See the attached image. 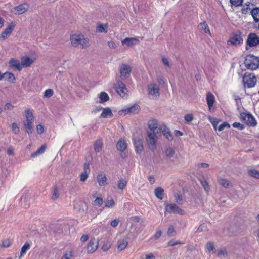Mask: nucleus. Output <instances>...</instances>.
Listing matches in <instances>:
<instances>
[{"instance_id": "nucleus-64", "label": "nucleus", "mask_w": 259, "mask_h": 259, "mask_svg": "<svg viewBox=\"0 0 259 259\" xmlns=\"http://www.w3.org/2000/svg\"><path fill=\"white\" fill-rule=\"evenodd\" d=\"M145 259H156V258L153 253H150L145 255Z\"/></svg>"}, {"instance_id": "nucleus-9", "label": "nucleus", "mask_w": 259, "mask_h": 259, "mask_svg": "<svg viewBox=\"0 0 259 259\" xmlns=\"http://www.w3.org/2000/svg\"><path fill=\"white\" fill-rule=\"evenodd\" d=\"M116 90L118 94L121 97H124L127 95L128 90L125 85L121 81L117 82L116 84Z\"/></svg>"}, {"instance_id": "nucleus-34", "label": "nucleus", "mask_w": 259, "mask_h": 259, "mask_svg": "<svg viewBox=\"0 0 259 259\" xmlns=\"http://www.w3.org/2000/svg\"><path fill=\"white\" fill-rule=\"evenodd\" d=\"M46 148V146L45 145H41L39 148L31 154V156L34 157L42 154L45 151Z\"/></svg>"}, {"instance_id": "nucleus-37", "label": "nucleus", "mask_w": 259, "mask_h": 259, "mask_svg": "<svg viewBox=\"0 0 259 259\" xmlns=\"http://www.w3.org/2000/svg\"><path fill=\"white\" fill-rule=\"evenodd\" d=\"M128 244V241L126 239H123L122 240L118 246V249L120 251H122L124 250L127 246Z\"/></svg>"}, {"instance_id": "nucleus-27", "label": "nucleus", "mask_w": 259, "mask_h": 259, "mask_svg": "<svg viewBox=\"0 0 259 259\" xmlns=\"http://www.w3.org/2000/svg\"><path fill=\"white\" fill-rule=\"evenodd\" d=\"M97 179L100 186L104 185L107 180L105 175L103 173L98 174L97 177Z\"/></svg>"}, {"instance_id": "nucleus-35", "label": "nucleus", "mask_w": 259, "mask_h": 259, "mask_svg": "<svg viewBox=\"0 0 259 259\" xmlns=\"http://www.w3.org/2000/svg\"><path fill=\"white\" fill-rule=\"evenodd\" d=\"M103 143L101 140H97L94 143V150L96 152H99L101 151Z\"/></svg>"}, {"instance_id": "nucleus-56", "label": "nucleus", "mask_w": 259, "mask_h": 259, "mask_svg": "<svg viewBox=\"0 0 259 259\" xmlns=\"http://www.w3.org/2000/svg\"><path fill=\"white\" fill-rule=\"evenodd\" d=\"M232 125L233 127L239 128L240 130H243L245 128L244 125L239 122H234Z\"/></svg>"}, {"instance_id": "nucleus-46", "label": "nucleus", "mask_w": 259, "mask_h": 259, "mask_svg": "<svg viewBox=\"0 0 259 259\" xmlns=\"http://www.w3.org/2000/svg\"><path fill=\"white\" fill-rule=\"evenodd\" d=\"M167 234L169 236H174L176 234L175 230L172 225L168 227Z\"/></svg>"}, {"instance_id": "nucleus-18", "label": "nucleus", "mask_w": 259, "mask_h": 259, "mask_svg": "<svg viewBox=\"0 0 259 259\" xmlns=\"http://www.w3.org/2000/svg\"><path fill=\"white\" fill-rule=\"evenodd\" d=\"M83 167L84 171L80 175V181L82 182H84L87 179L90 172L89 164L88 163H85Z\"/></svg>"}, {"instance_id": "nucleus-23", "label": "nucleus", "mask_w": 259, "mask_h": 259, "mask_svg": "<svg viewBox=\"0 0 259 259\" xmlns=\"http://www.w3.org/2000/svg\"><path fill=\"white\" fill-rule=\"evenodd\" d=\"M139 42V40L138 39L136 38H126L123 40H122V44H125L128 46L134 45L135 44H138Z\"/></svg>"}, {"instance_id": "nucleus-22", "label": "nucleus", "mask_w": 259, "mask_h": 259, "mask_svg": "<svg viewBox=\"0 0 259 259\" xmlns=\"http://www.w3.org/2000/svg\"><path fill=\"white\" fill-rule=\"evenodd\" d=\"M140 106L138 104H135L134 105L132 106L131 107L124 109V111L126 114H136L138 113V112L140 111Z\"/></svg>"}, {"instance_id": "nucleus-58", "label": "nucleus", "mask_w": 259, "mask_h": 259, "mask_svg": "<svg viewBox=\"0 0 259 259\" xmlns=\"http://www.w3.org/2000/svg\"><path fill=\"white\" fill-rule=\"evenodd\" d=\"M182 243L179 241H175L171 240L168 242V246H174L176 245L181 244Z\"/></svg>"}, {"instance_id": "nucleus-28", "label": "nucleus", "mask_w": 259, "mask_h": 259, "mask_svg": "<svg viewBox=\"0 0 259 259\" xmlns=\"http://www.w3.org/2000/svg\"><path fill=\"white\" fill-rule=\"evenodd\" d=\"M155 196L159 199L162 200L164 196V190L161 187H157L154 190Z\"/></svg>"}, {"instance_id": "nucleus-57", "label": "nucleus", "mask_w": 259, "mask_h": 259, "mask_svg": "<svg viewBox=\"0 0 259 259\" xmlns=\"http://www.w3.org/2000/svg\"><path fill=\"white\" fill-rule=\"evenodd\" d=\"M249 5H246L245 6H244L241 9V12L242 14H245L247 13L250 10V8L249 7Z\"/></svg>"}, {"instance_id": "nucleus-43", "label": "nucleus", "mask_w": 259, "mask_h": 259, "mask_svg": "<svg viewBox=\"0 0 259 259\" xmlns=\"http://www.w3.org/2000/svg\"><path fill=\"white\" fill-rule=\"evenodd\" d=\"M175 150L171 148H167L165 151V154L167 157L171 158L173 157Z\"/></svg>"}, {"instance_id": "nucleus-8", "label": "nucleus", "mask_w": 259, "mask_h": 259, "mask_svg": "<svg viewBox=\"0 0 259 259\" xmlns=\"http://www.w3.org/2000/svg\"><path fill=\"white\" fill-rule=\"evenodd\" d=\"M148 94L151 96L153 99H156L159 96V87L156 83L151 82L148 86Z\"/></svg>"}, {"instance_id": "nucleus-49", "label": "nucleus", "mask_w": 259, "mask_h": 259, "mask_svg": "<svg viewBox=\"0 0 259 259\" xmlns=\"http://www.w3.org/2000/svg\"><path fill=\"white\" fill-rule=\"evenodd\" d=\"M243 0H230V2L232 6L238 7L241 6Z\"/></svg>"}, {"instance_id": "nucleus-2", "label": "nucleus", "mask_w": 259, "mask_h": 259, "mask_svg": "<svg viewBox=\"0 0 259 259\" xmlns=\"http://www.w3.org/2000/svg\"><path fill=\"white\" fill-rule=\"evenodd\" d=\"M244 64L247 68L256 70L259 67V58L254 55H248L245 59Z\"/></svg>"}, {"instance_id": "nucleus-5", "label": "nucleus", "mask_w": 259, "mask_h": 259, "mask_svg": "<svg viewBox=\"0 0 259 259\" xmlns=\"http://www.w3.org/2000/svg\"><path fill=\"white\" fill-rule=\"evenodd\" d=\"M164 206L165 212L180 215H183L184 214V211L175 203L168 204L166 202H165Z\"/></svg>"}, {"instance_id": "nucleus-51", "label": "nucleus", "mask_w": 259, "mask_h": 259, "mask_svg": "<svg viewBox=\"0 0 259 259\" xmlns=\"http://www.w3.org/2000/svg\"><path fill=\"white\" fill-rule=\"evenodd\" d=\"M176 202L179 205L183 204V200L181 195L177 194L175 195Z\"/></svg>"}, {"instance_id": "nucleus-25", "label": "nucleus", "mask_w": 259, "mask_h": 259, "mask_svg": "<svg viewBox=\"0 0 259 259\" xmlns=\"http://www.w3.org/2000/svg\"><path fill=\"white\" fill-rule=\"evenodd\" d=\"M116 148L118 150L123 152L127 148V144L123 139H120L117 143Z\"/></svg>"}, {"instance_id": "nucleus-45", "label": "nucleus", "mask_w": 259, "mask_h": 259, "mask_svg": "<svg viewBox=\"0 0 259 259\" xmlns=\"http://www.w3.org/2000/svg\"><path fill=\"white\" fill-rule=\"evenodd\" d=\"M194 119V116L192 114H187L184 116V120L186 123H189Z\"/></svg>"}, {"instance_id": "nucleus-6", "label": "nucleus", "mask_w": 259, "mask_h": 259, "mask_svg": "<svg viewBox=\"0 0 259 259\" xmlns=\"http://www.w3.org/2000/svg\"><path fill=\"white\" fill-rule=\"evenodd\" d=\"M132 67L126 64H122L119 67V72L121 80L128 78L131 75Z\"/></svg>"}, {"instance_id": "nucleus-14", "label": "nucleus", "mask_w": 259, "mask_h": 259, "mask_svg": "<svg viewBox=\"0 0 259 259\" xmlns=\"http://www.w3.org/2000/svg\"><path fill=\"white\" fill-rule=\"evenodd\" d=\"M28 9V5L27 4H24L14 7L13 12L16 14L21 15L26 12Z\"/></svg>"}, {"instance_id": "nucleus-39", "label": "nucleus", "mask_w": 259, "mask_h": 259, "mask_svg": "<svg viewBox=\"0 0 259 259\" xmlns=\"http://www.w3.org/2000/svg\"><path fill=\"white\" fill-rule=\"evenodd\" d=\"M111 243L109 240H106L104 242L103 246L101 247L102 250L104 252H107L111 248Z\"/></svg>"}, {"instance_id": "nucleus-13", "label": "nucleus", "mask_w": 259, "mask_h": 259, "mask_svg": "<svg viewBox=\"0 0 259 259\" xmlns=\"http://www.w3.org/2000/svg\"><path fill=\"white\" fill-rule=\"evenodd\" d=\"M243 42V39L240 34L233 35L229 39L228 43L234 45H239Z\"/></svg>"}, {"instance_id": "nucleus-10", "label": "nucleus", "mask_w": 259, "mask_h": 259, "mask_svg": "<svg viewBox=\"0 0 259 259\" xmlns=\"http://www.w3.org/2000/svg\"><path fill=\"white\" fill-rule=\"evenodd\" d=\"M247 45L249 47H254L259 45V37L255 33H250L247 37Z\"/></svg>"}, {"instance_id": "nucleus-53", "label": "nucleus", "mask_w": 259, "mask_h": 259, "mask_svg": "<svg viewBox=\"0 0 259 259\" xmlns=\"http://www.w3.org/2000/svg\"><path fill=\"white\" fill-rule=\"evenodd\" d=\"M59 197V195L58 193V189L56 187L53 190V194L52 196V199L53 200H56Z\"/></svg>"}, {"instance_id": "nucleus-48", "label": "nucleus", "mask_w": 259, "mask_h": 259, "mask_svg": "<svg viewBox=\"0 0 259 259\" xmlns=\"http://www.w3.org/2000/svg\"><path fill=\"white\" fill-rule=\"evenodd\" d=\"M73 256L72 251H67L64 254L61 259H72Z\"/></svg>"}, {"instance_id": "nucleus-61", "label": "nucleus", "mask_w": 259, "mask_h": 259, "mask_svg": "<svg viewBox=\"0 0 259 259\" xmlns=\"http://www.w3.org/2000/svg\"><path fill=\"white\" fill-rule=\"evenodd\" d=\"M119 222V219H115L110 222V225L113 227H116L118 225Z\"/></svg>"}, {"instance_id": "nucleus-40", "label": "nucleus", "mask_w": 259, "mask_h": 259, "mask_svg": "<svg viewBox=\"0 0 259 259\" xmlns=\"http://www.w3.org/2000/svg\"><path fill=\"white\" fill-rule=\"evenodd\" d=\"M248 174L252 177L259 179V171L255 169H250L248 170Z\"/></svg>"}, {"instance_id": "nucleus-44", "label": "nucleus", "mask_w": 259, "mask_h": 259, "mask_svg": "<svg viewBox=\"0 0 259 259\" xmlns=\"http://www.w3.org/2000/svg\"><path fill=\"white\" fill-rule=\"evenodd\" d=\"M54 94V91L52 89H48L46 90L44 92V97L46 98H49L53 96Z\"/></svg>"}, {"instance_id": "nucleus-30", "label": "nucleus", "mask_w": 259, "mask_h": 259, "mask_svg": "<svg viewBox=\"0 0 259 259\" xmlns=\"http://www.w3.org/2000/svg\"><path fill=\"white\" fill-rule=\"evenodd\" d=\"M127 184V181L124 179H120L117 183V188L119 190H122L125 188Z\"/></svg>"}, {"instance_id": "nucleus-24", "label": "nucleus", "mask_w": 259, "mask_h": 259, "mask_svg": "<svg viewBox=\"0 0 259 259\" xmlns=\"http://www.w3.org/2000/svg\"><path fill=\"white\" fill-rule=\"evenodd\" d=\"M206 101L208 108L210 109L215 101L214 96L212 93L209 92L207 94Z\"/></svg>"}, {"instance_id": "nucleus-26", "label": "nucleus", "mask_w": 259, "mask_h": 259, "mask_svg": "<svg viewBox=\"0 0 259 259\" xmlns=\"http://www.w3.org/2000/svg\"><path fill=\"white\" fill-rule=\"evenodd\" d=\"M113 115L111 109L109 107H107L103 109V112L101 114V117L103 118H108L112 117Z\"/></svg>"}, {"instance_id": "nucleus-47", "label": "nucleus", "mask_w": 259, "mask_h": 259, "mask_svg": "<svg viewBox=\"0 0 259 259\" xmlns=\"http://www.w3.org/2000/svg\"><path fill=\"white\" fill-rule=\"evenodd\" d=\"M230 125L227 122H224L220 124L218 127V130L220 131H223L225 128H230Z\"/></svg>"}, {"instance_id": "nucleus-17", "label": "nucleus", "mask_w": 259, "mask_h": 259, "mask_svg": "<svg viewBox=\"0 0 259 259\" xmlns=\"http://www.w3.org/2000/svg\"><path fill=\"white\" fill-rule=\"evenodd\" d=\"M148 130L147 131H151L152 132H158L160 133V127H158L157 121L155 119H151L148 121Z\"/></svg>"}, {"instance_id": "nucleus-11", "label": "nucleus", "mask_w": 259, "mask_h": 259, "mask_svg": "<svg viewBox=\"0 0 259 259\" xmlns=\"http://www.w3.org/2000/svg\"><path fill=\"white\" fill-rule=\"evenodd\" d=\"M99 246V240L95 238H92L88 243L87 246L88 253H93L98 248Z\"/></svg>"}, {"instance_id": "nucleus-21", "label": "nucleus", "mask_w": 259, "mask_h": 259, "mask_svg": "<svg viewBox=\"0 0 259 259\" xmlns=\"http://www.w3.org/2000/svg\"><path fill=\"white\" fill-rule=\"evenodd\" d=\"M160 133L162 132L163 135L168 140H172L173 139L172 136L171 134L169 129L165 125H162L160 127Z\"/></svg>"}, {"instance_id": "nucleus-19", "label": "nucleus", "mask_w": 259, "mask_h": 259, "mask_svg": "<svg viewBox=\"0 0 259 259\" xmlns=\"http://www.w3.org/2000/svg\"><path fill=\"white\" fill-rule=\"evenodd\" d=\"M133 141L134 142V145L137 153H138L139 154L141 153L143 149L142 140L140 138L137 140L135 138H133Z\"/></svg>"}, {"instance_id": "nucleus-16", "label": "nucleus", "mask_w": 259, "mask_h": 259, "mask_svg": "<svg viewBox=\"0 0 259 259\" xmlns=\"http://www.w3.org/2000/svg\"><path fill=\"white\" fill-rule=\"evenodd\" d=\"M10 66L14 70L21 71L22 70V65L19 61L15 59L11 58L9 62Z\"/></svg>"}, {"instance_id": "nucleus-31", "label": "nucleus", "mask_w": 259, "mask_h": 259, "mask_svg": "<svg viewBox=\"0 0 259 259\" xmlns=\"http://www.w3.org/2000/svg\"><path fill=\"white\" fill-rule=\"evenodd\" d=\"M250 13L252 16L254 20L257 22H259V8H255L253 9Z\"/></svg>"}, {"instance_id": "nucleus-7", "label": "nucleus", "mask_w": 259, "mask_h": 259, "mask_svg": "<svg viewBox=\"0 0 259 259\" xmlns=\"http://www.w3.org/2000/svg\"><path fill=\"white\" fill-rule=\"evenodd\" d=\"M148 139L147 142L149 144V147L151 150L155 148V144L157 140L158 135L160 133L158 132H152L151 131H147Z\"/></svg>"}, {"instance_id": "nucleus-52", "label": "nucleus", "mask_w": 259, "mask_h": 259, "mask_svg": "<svg viewBox=\"0 0 259 259\" xmlns=\"http://www.w3.org/2000/svg\"><path fill=\"white\" fill-rule=\"evenodd\" d=\"M206 230H207V225L205 223H203L199 226L197 231V232H202V231H205Z\"/></svg>"}, {"instance_id": "nucleus-42", "label": "nucleus", "mask_w": 259, "mask_h": 259, "mask_svg": "<svg viewBox=\"0 0 259 259\" xmlns=\"http://www.w3.org/2000/svg\"><path fill=\"white\" fill-rule=\"evenodd\" d=\"M115 206V202L113 199H111L105 202V206L107 208H112Z\"/></svg>"}, {"instance_id": "nucleus-63", "label": "nucleus", "mask_w": 259, "mask_h": 259, "mask_svg": "<svg viewBox=\"0 0 259 259\" xmlns=\"http://www.w3.org/2000/svg\"><path fill=\"white\" fill-rule=\"evenodd\" d=\"M37 133L39 134H42L44 131V126L41 124H38L36 127Z\"/></svg>"}, {"instance_id": "nucleus-4", "label": "nucleus", "mask_w": 259, "mask_h": 259, "mask_svg": "<svg viewBox=\"0 0 259 259\" xmlns=\"http://www.w3.org/2000/svg\"><path fill=\"white\" fill-rule=\"evenodd\" d=\"M243 82L245 87L252 88L256 84V77L253 73H245L243 77Z\"/></svg>"}, {"instance_id": "nucleus-32", "label": "nucleus", "mask_w": 259, "mask_h": 259, "mask_svg": "<svg viewBox=\"0 0 259 259\" xmlns=\"http://www.w3.org/2000/svg\"><path fill=\"white\" fill-rule=\"evenodd\" d=\"M99 97L100 99L99 103H103L109 100V97L108 95L104 92H102L99 95Z\"/></svg>"}, {"instance_id": "nucleus-1", "label": "nucleus", "mask_w": 259, "mask_h": 259, "mask_svg": "<svg viewBox=\"0 0 259 259\" xmlns=\"http://www.w3.org/2000/svg\"><path fill=\"white\" fill-rule=\"evenodd\" d=\"M70 41L75 47L85 48L89 46V40L81 34H73L70 37Z\"/></svg>"}, {"instance_id": "nucleus-12", "label": "nucleus", "mask_w": 259, "mask_h": 259, "mask_svg": "<svg viewBox=\"0 0 259 259\" xmlns=\"http://www.w3.org/2000/svg\"><path fill=\"white\" fill-rule=\"evenodd\" d=\"M241 117L247 125L249 126H254L257 124L256 121L251 114H242Z\"/></svg>"}, {"instance_id": "nucleus-36", "label": "nucleus", "mask_w": 259, "mask_h": 259, "mask_svg": "<svg viewBox=\"0 0 259 259\" xmlns=\"http://www.w3.org/2000/svg\"><path fill=\"white\" fill-rule=\"evenodd\" d=\"M199 27L200 29L204 31L205 33H210L209 27L206 22H203L201 23L199 25Z\"/></svg>"}, {"instance_id": "nucleus-20", "label": "nucleus", "mask_w": 259, "mask_h": 259, "mask_svg": "<svg viewBox=\"0 0 259 259\" xmlns=\"http://www.w3.org/2000/svg\"><path fill=\"white\" fill-rule=\"evenodd\" d=\"M34 62V60L28 57H23L21 59V65H22V68L23 67H29Z\"/></svg>"}, {"instance_id": "nucleus-50", "label": "nucleus", "mask_w": 259, "mask_h": 259, "mask_svg": "<svg viewBox=\"0 0 259 259\" xmlns=\"http://www.w3.org/2000/svg\"><path fill=\"white\" fill-rule=\"evenodd\" d=\"M200 182L204 190L207 192L208 191L209 189V186L207 181L205 180H201Z\"/></svg>"}, {"instance_id": "nucleus-60", "label": "nucleus", "mask_w": 259, "mask_h": 259, "mask_svg": "<svg viewBox=\"0 0 259 259\" xmlns=\"http://www.w3.org/2000/svg\"><path fill=\"white\" fill-rule=\"evenodd\" d=\"M12 128L15 134H17L19 132V128L16 123H13L12 125Z\"/></svg>"}, {"instance_id": "nucleus-41", "label": "nucleus", "mask_w": 259, "mask_h": 259, "mask_svg": "<svg viewBox=\"0 0 259 259\" xmlns=\"http://www.w3.org/2000/svg\"><path fill=\"white\" fill-rule=\"evenodd\" d=\"M219 183L225 188L229 187L230 184L228 180L225 179L220 178L219 180Z\"/></svg>"}, {"instance_id": "nucleus-15", "label": "nucleus", "mask_w": 259, "mask_h": 259, "mask_svg": "<svg viewBox=\"0 0 259 259\" xmlns=\"http://www.w3.org/2000/svg\"><path fill=\"white\" fill-rule=\"evenodd\" d=\"M15 25L14 23H11L1 33V37L3 39H7L11 34Z\"/></svg>"}, {"instance_id": "nucleus-55", "label": "nucleus", "mask_w": 259, "mask_h": 259, "mask_svg": "<svg viewBox=\"0 0 259 259\" xmlns=\"http://www.w3.org/2000/svg\"><path fill=\"white\" fill-rule=\"evenodd\" d=\"M219 120L216 118H213L211 119L210 122L212 124L214 130L217 129V126L219 123Z\"/></svg>"}, {"instance_id": "nucleus-54", "label": "nucleus", "mask_w": 259, "mask_h": 259, "mask_svg": "<svg viewBox=\"0 0 259 259\" xmlns=\"http://www.w3.org/2000/svg\"><path fill=\"white\" fill-rule=\"evenodd\" d=\"M206 248L210 252L214 251L215 250L214 244L211 242H208L207 243Z\"/></svg>"}, {"instance_id": "nucleus-38", "label": "nucleus", "mask_w": 259, "mask_h": 259, "mask_svg": "<svg viewBox=\"0 0 259 259\" xmlns=\"http://www.w3.org/2000/svg\"><path fill=\"white\" fill-rule=\"evenodd\" d=\"M108 29L107 25L99 24L97 27V31L99 32H107Z\"/></svg>"}, {"instance_id": "nucleus-62", "label": "nucleus", "mask_w": 259, "mask_h": 259, "mask_svg": "<svg viewBox=\"0 0 259 259\" xmlns=\"http://www.w3.org/2000/svg\"><path fill=\"white\" fill-rule=\"evenodd\" d=\"M11 244V242L10 240L7 239L3 241V246L5 247H9Z\"/></svg>"}, {"instance_id": "nucleus-33", "label": "nucleus", "mask_w": 259, "mask_h": 259, "mask_svg": "<svg viewBox=\"0 0 259 259\" xmlns=\"http://www.w3.org/2000/svg\"><path fill=\"white\" fill-rule=\"evenodd\" d=\"M30 248V245L28 243H25L24 245L22 247L21 249L20 255L19 256L20 258H21L25 254L26 251L29 250Z\"/></svg>"}, {"instance_id": "nucleus-3", "label": "nucleus", "mask_w": 259, "mask_h": 259, "mask_svg": "<svg viewBox=\"0 0 259 259\" xmlns=\"http://www.w3.org/2000/svg\"><path fill=\"white\" fill-rule=\"evenodd\" d=\"M26 120L24 123V126L26 128V132L28 134L32 133L33 123L34 121V117L32 112L30 109L25 110Z\"/></svg>"}, {"instance_id": "nucleus-59", "label": "nucleus", "mask_w": 259, "mask_h": 259, "mask_svg": "<svg viewBox=\"0 0 259 259\" xmlns=\"http://www.w3.org/2000/svg\"><path fill=\"white\" fill-rule=\"evenodd\" d=\"M103 199L101 197H97L94 201L95 204L98 206H101V205L103 204Z\"/></svg>"}, {"instance_id": "nucleus-29", "label": "nucleus", "mask_w": 259, "mask_h": 259, "mask_svg": "<svg viewBox=\"0 0 259 259\" xmlns=\"http://www.w3.org/2000/svg\"><path fill=\"white\" fill-rule=\"evenodd\" d=\"M5 78L9 81L13 82L15 80V77L13 73L10 72H5L2 74V79Z\"/></svg>"}]
</instances>
